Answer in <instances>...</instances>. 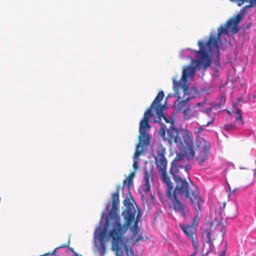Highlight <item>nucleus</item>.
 Wrapping results in <instances>:
<instances>
[{
    "mask_svg": "<svg viewBox=\"0 0 256 256\" xmlns=\"http://www.w3.org/2000/svg\"><path fill=\"white\" fill-rule=\"evenodd\" d=\"M70 250L72 252H74V249L73 248H70Z\"/></svg>",
    "mask_w": 256,
    "mask_h": 256,
    "instance_id": "c9c22d12",
    "label": "nucleus"
},
{
    "mask_svg": "<svg viewBox=\"0 0 256 256\" xmlns=\"http://www.w3.org/2000/svg\"><path fill=\"white\" fill-rule=\"evenodd\" d=\"M150 174L147 170H145V173L144 176V180L145 181V188L144 189V191L145 193L148 192L150 190Z\"/></svg>",
    "mask_w": 256,
    "mask_h": 256,
    "instance_id": "6ab92c4d",
    "label": "nucleus"
},
{
    "mask_svg": "<svg viewBox=\"0 0 256 256\" xmlns=\"http://www.w3.org/2000/svg\"><path fill=\"white\" fill-rule=\"evenodd\" d=\"M140 211L138 210L137 215H136V220L134 222V224L132 226L131 230L132 232V238L134 239V241L138 242L140 240H143V238L141 236H139L137 238H135L136 236L137 233H138V218L140 217Z\"/></svg>",
    "mask_w": 256,
    "mask_h": 256,
    "instance_id": "2eb2a0df",
    "label": "nucleus"
},
{
    "mask_svg": "<svg viewBox=\"0 0 256 256\" xmlns=\"http://www.w3.org/2000/svg\"><path fill=\"white\" fill-rule=\"evenodd\" d=\"M210 143L202 140V142H196L194 150L199 152L196 160L200 165H202L208 158L210 150Z\"/></svg>",
    "mask_w": 256,
    "mask_h": 256,
    "instance_id": "6e6552de",
    "label": "nucleus"
},
{
    "mask_svg": "<svg viewBox=\"0 0 256 256\" xmlns=\"http://www.w3.org/2000/svg\"><path fill=\"white\" fill-rule=\"evenodd\" d=\"M232 0L233 3L236 4L238 6H241L244 3L248 4L244 6L236 16H234L228 20L224 26H221L218 28L216 37H214L212 34H210L206 44L201 40H198V44L200 48L198 50H195V52L196 56L199 58L198 64L202 66L204 70L210 67L212 64V60L208 55V53H212L213 50H216L219 54V45L221 44L222 34H228L230 32L233 34L237 33L238 31V24L244 18L246 10L256 6V0Z\"/></svg>",
    "mask_w": 256,
    "mask_h": 256,
    "instance_id": "f03ea898",
    "label": "nucleus"
},
{
    "mask_svg": "<svg viewBox=\"0 0 256 256\" xmlns=\"http://www.w3.org/2000/svg\"><path fill=\"white\" fill-rule=\"evenodd\" d=\"M135 176V172H131L130 175L124 180L122 188H124L125 184H126L128 189L130 188V186L132 184V180Z\"/></svg>",
    "mask_w": 256,
    "mask_h": 256,
    "instance_id": "aec40b11",
    "label": "nucleus"
},
{
    "mask_svg": "<svg viewBox=\"0 0 256 256\" xmlns=\"http://www.w3.org/2000/svg\"><path fill=\"white\" fill-rule=\"evenodd\" d=\"M190 97H187L185 100L180 101L177 104V112H182L184 114V119H190L192 116L190 110V104L189 102Z\"/></svg>",
    "mask_w": 256,
    "mask_h": 256,
    "instance_id": "f8f14e48",
    "label": "nucleus"
},
{
    "mask_svg": "<svg viewBox=\"0 0 256 256\" xmlns=\"http://www.w3.org/2000/svg\"><path fill=\"white\" fill-rule=\"evenodd\" d=\"M236 128V126L233 124H227L224 126V130L226 132L234 130Z\"/></svg>",
    "mask_w": 256,
    "mask_h": 256,
    "instance_id": "412c9836",
    "label": "nucleus"
},
{
    "mask_svg": "<svg viewBox=\"0 0 256 256\" xmlns=\"http://www.w3.org/2000/svg\"><path fill=\"white\" fill-rule=\"evenodd\" d=\"M177 198V214L183 220H186L188 216V208L185 202Z\"/></svg>",
    "mask_w": 256,
    "mask_h": 256,
    "instance_id": "ddd939ff",
    "label": "nucleus"
},
{
    "mask_svg": "<svg viewBox=\"0 0 256 256\" xmlns=\"http://www.w3.org/2000/svg\"><path fill=\"white\" fill-rule=\"evenodd\" d=\"M156 155L154 160L157 168L161 172L166 170L167 160L165 157L166 148L162 144H159L156 148Z\"/></svg>",
    "mask_w": 256,
    "mask_h": 256,
    "instance_id": "9d476101",
    "label": "nucleus"
},
{
    "mask_svg": "<svg viewBox=\"0 0 256 256\" xmlns=\"http://www.w3.org/2000/svg\"><path fill=\"white\" fill-rule=\"evenodd\" d=\"M160 134L162 136H164L166 134V127H164L163 125L160 128Z\"/></svg>",
    "mask_w": 256,
    "mask_h": 256,
    "instance_id": "cd10ccee",
    "label": "nucleus"
},
{
    "mask_svg": "<svg viewBox=\"0 0 256 256\" xmlns=\"http://www.w3.org/2000/svg\"><path fill=\"white\" fill-rule=\"evenodd\" d=\"M254 172L253 170H250L248 171V182L249 184H251L254 182Z\"/></svg>",
    "mask_w": 256,
    "mask_h": 256,
    "instance_id": "b1692460",
    "label": "nucleus"
},
{
    "mask_svg": "<svg viewBox=\"0 0 256 256\" xmlns=\"http://www.w3.org/2000/svg\"><path fill=\"white\" fill-rule=\"evenodd\" d=\"M228 114L229 115L234 114V115L235 120L238 122L240 126H242L244 124L242 116L241 114V111L240 109L237 107L234 108V110L232 112L228 111Z\"/></svg>",
    "mask_w": 256,
    "mask_h": 256,
    "instance_id": "dca6fc26",
    "label": "nucleus"
},
{
    "mask_svg": "<svg viewBox=\"0 0 256 256\" xmlns=\"http://www.w3.org/2000/svg\"><path fill=\"white\" fill-rule=\"evenodd\" d=\"M230 0L232 2V0Z\"/></svg>",
    "mask_w": 256,
    "mask_h": 256,
    "instance_id": "c03bdc74",
    "label": "nucleus"
},
{
    "mask_svg": "<svg viewBox=\"0 0 256 256\" xmlns=\"http://www.w3.org/2000/svg\"><path fill=\"white\" fill-rule=\"evenodd\" d=\"M197 212H198V214H196L194 218L192 224H190L192 226H194L195 228H197L198 226V222L200 218V215L198 214V212L200 211L201 209L200 210H196Z\"/></svg>",
    "mask_w": 256,
    "mask_h": 256,
    "instance_id": "4be33fe9",
    "label": "nucleus"
},
{
    "mask_svg": "<svg viewBox=\"0 0 256 256\" xmlns=\"http://www.w3.org/2000/svg\"><path fill=\"white\" fill-rule=\"evenodd\" d=\"M202 104H201V103H198V104H197V106H200Z\"/></svg>",
    "mask_w": 256,
    "mask_h": 256,
    "instance_id": "e433bc0d",
    "label": "nucleus"
},
{
    "mask_svg": "<svg viewBox=\"0 0 256 256\" xmlns=\"http://www.w3.org/2000/svg\"><path fill=\"white\" fill-rule=\"evenodd\" d=\"M165 104H158V105H155V108H154V109L156 110V114L157 116H158V120H156V122H159V121L161 120L162 118H163L164 120H165V121L166 122H169L170 121H169L166 116L163 114V111L165 108Z\"/></svg>",
    "mask_w": 256,
    "mask_h": 256,
    "instance_id": "f3484780",
    "label": "nucleus"
},
{
    "mask_svg": "<svg viewBox=\"0 0 256 256\" xmlns=\"http://www.w3.org/2000/svg\"><path fill=\"white\" fill-rule=\"evenodd\" d=\"M202 239L208 244L209 249L206 254L212 252L214 246V242H222L226 232V226L222 222L214 219L209 223L206 224L201 228Z\"/></svg>",
    "mask_w": 256,
    "mask_h": 256,
    "instance_id": "7ed1b4c3",
    "label": "nucleus"
},
{
    "mask_svg": "<svg viewBox=\"0 0 256 256\" xmlns=\"http://www.w3.org/2000/svg\"><path fill=\"white\" fill-rule=\"evenodd\" d=\"M69 244H62L60 248H66V247H68V246Z\"/></svg>",
    "mask_w": 256,
    "mask_h": 256,
    "instance_id": "72a5a7b5",
    "label": "nucleus"
},
{
    "mask_svg": "<svg viewBox=\"0 0 256 256\" xmlns=\"http://www.w3.org/2000/svg\"><path fill=\"white\" fill-rule=\"evenodd\" d=\"M168 139L169 142L171 144L172 143H176V136L174 135V132H176V128L174 126L173 120L172 121L170 127L167 130Z\"/></svg>",
    "mask_w": 256,
    "mask_h": 256,
    "instance_id": "a211bd4d",
    "label": "nucleus"
},
{
    "mask_svg": "<svg viewBox=\"0 0 256 256\" xmlns=\"http://www.w3.org/2000/svg\"><path fill=\"white\" fill-rule=\"evenodd\" d=\"M212 108H211L206 110V113L209 115L210 114V112L212 111Z\"/></svg>",
    "mask_w": 256,
    "mask_h": 256,
    "instance_id": "473e14b6",
    "label": "nucleus"
},
{
    "mask_svg": "<svg viewBox=\"0 0 256 256\" xmlns=\"http://www.w3.org/2000/svg\"><path fill=\"white\" fill-rule=\"evenodd\" d=\"M177 198L181 200L188 198L195 210H200L203 203L198 190L196 188H191L188 182L180 175H177Z\"/></svg>",
    "mask_w": 256,
    "mask_h": 256,
    "instance_id": "20e7f679",
    "label": "nucleus"
},
{
    "mask_svg": "<svg viewBox=\"0 0 256 256\" xmlns=\"http://www.w3.org/2000/svg\"><path fill=\"white\" fill-rule=\"evenodd\" d=\"M150 128H146V132L143 134L140 132V124H139V132L138 141L139 142L136 146V148L134 152V159H136L142 153L143 150H139L138 148L141 147H147L150 144V136L148 134V131Z\"/></svg>",
    "mask_w": 256,
    "mask_h": 256,
    "instance_id": "9b49d317",
    "label": "nucleus"
},
{
    "mask_svg": "<svg viewBox=\"0 0 256 256\" xmlns=\"http://www.w3.org/2000/svg\"><path fill=\"white\" fill-rule=\"evenodd\" d=\"M164 94L163 91H160L150 108L144 112L142 118L140 121V132L144 134L146 128H150L151 126L149 124L150 118L153 116L152 109L155 108V105L160 104V102L164 99Z\"/></svg>",
    "mask_w": 256,
    "mask_h": 256,
    "instance_id": "0eeeda50",
    "label": "nucleus"
},
{
    "mask_svg": "<svg viewBox=\"0 0 256 256\" xmlns=\"http://www.w3.org/2000/svg\"><path fill=\"white\" fill-rule=\"evenodd\" d=\"M226 102V98L224 96H222L220 97V102L218 104V105L220 106L222 105H224Z\"/></svg>",
    "mask_w": 256,
    "mask_h": 256,
    "instance_id": "a878e982",
    "label": "nucleus"
},
{
    "mask_svg": "<svg viewBox=\"0 0 256 256\" xmlns=\"http://www.w3.org/2000/svg\"><path fill=\"white\" fill-rule=\"evenodd\" d=\"M79 256H82L80 254V255H79Z\"/></svg>",
    "mask_w": 256,
    "mask_h": 256,
    "instance_id": "a18cd8bd",
    "label": "nucleus"
},
{
    "mask_svg": "<svg viewBox=\"0 0 256 256\" xmlns=\"http://www.w3.org/2000/svg\"><path fill=\"white\" fill-rule=\"evenodd\" d=\"M133 167H134V172H136V171L138 170V160L136 159H134V164H133Z\"/></svg>",
    "mask_w": 256,
    "mask_h": 256,
    "instance_id": "bb28decb",
    "label": "nucleus"
},
{
    "mask_svg": "<svg viewBox=\"0 0 256 256\" xmlns=\"http://www.w3.org/2000/svg\"><path fill=\"white\" fill-rule=\"evenodd\" d=\"M196 71V66L188 64L183 67L182 76L178 82H177V101L180 97L179 95L180 90H182L185 96L190 94L189 85L192 81Z\"/></svg>",
    "mask_w": 256,
    "mask_h": 256,
    "instance_id": "423d86ee",
    "label": "nucleus"
},
{
    "mask_svg": "<svg viewBox=\"0 0 256 256\" xmlns=\"http://www.w3.org/2000/svg\"><path fill=\"white\" fill-rule=\"evenodd\" d=\"M50 254H44V256H47V255H49Z\"/></svg>",
    "mask_w": 256,
    "mask_h": 256,
    "instance_id": "ea45409f",
    "label": "nucleus"
},
{
    "mask_svg": "<svg viewBox=\"0 0 256 256\" xmlns=\"http://www.w3.org/2000/svg\"><path fill=\"white\" fill-rule=\"evenodd\" d=\"M122 188L120 186L116 188V192L112 196V208L106 218V222L102 228L100 227L96 230L94 234V239L96 242L98 240L100 246L98 250L100 256H104L106 253V246L105 244L106 237L107 231L110 226L112 228L109 231L108 234V238L111 240L112 248L116 252V256H128V248L126 247V241L125 234L130 228L135 218L136 212L133 204H131L129 200L126 198L124 200V204L126 206V208L122 212L124 218V223L121 224L120 216L117 214L119 204V192Z\"/></svg>",
    "mask_w": 256,
    "mask_h": 256,
    "instance_id": "f257e3e1",
    "label": "nucleus"
},
{
    "mask_svg": "<svg viewBox=\"0 0 256 256\" xmlns=\"http://www.w3.org/2000/svg\"><path fill=\"white\" fill-rule=\"evenodd\" d=\"M176 168V158H175L172 162V166L170 170V173L173 176L174 180L176 182V175L172 171V168Z\"/></svg>",
    "mask_w": 256,
    "mask_h": 256,
    "instance_id": "5701e85b",
    "label": "nucleus"
},
{
    "mask_svg": "<svg viewBox=\"0 0 256 256\" xmlns=\"http://www.w3.org/2000/svg\"><path fill=\"white\" fill-rule=\"evenodd\" d=\"M190 169V166H186V167H185V168H184V173L186 174V176H188V172H187V170H188Z\"/></svg>",
    "mask_w": 256,
    "mask_h": 256,
    "instance_id": "c756f323",
    "label": "nucleus"
},
{
    "mask_svg": "<svg viewBox=\"0 0 256 256\" xmlns=\"http://www.w3.org/2000/svg\"><path fill=\"white\" fill-rule=\"evenodd\" d=\"M212 122V120L210 122H208V124H206V126H208L210 125V124H211Z\"/></svg>",
    "mask_w": 256,
    "mask_h": 256,
    "instance_id": "f704fd0d",
    "label": "nucleus"
},
{
    "mask_svg": "<svg viewBox=\"0 0 256 256\" xmlns=\"http://www.w3.org/2000/svg\"><path fill=\"white\" fill-rule=\"evenodd\" d=\"M172 83H173V89L176 92V78H174L172 79Z\"/></svg>",
    "mask_w": 256,
    "mask_h": 256,
    "instance_id": "c85d7f7f",
    "label": "nucleus"
},
{
    "mask_svg": "<svg viewBox=\"0 0 256 256\" xmlns=\"http://www.w3.org/2000/svg\"><path fill=\"white\" fill-rule=\"evenodd\" d=\"M194 142L188 132L186 129L180 127L177 129V162L189 160L194 158L195 152L193 148Z\"/></svg>",
    "mask_w": 256,
    "mask_h": 256,
    "instance_id": "39448f33",
    "label": "nucleus"
},
{
    "mask_svg": "<svg viewBox=\"0 0 256 256\" xmlns=\"http://www.w3.org/2000/svg\"><path fill=\"white\" fill-rule=\"evenodd\" d=\"M162 180L166 184V196L172 204V208L176 210V188H174L172 183L167 174L166 170L161 172Z\"/></svg>",
    "mask_w": 256,
    "mask_h": 256,
    "instance_id": "1a4fd4ad",
    "label": "nucleus"
},
{
    "mask_svg": "<svg viewBox=\"0 0 256 256\" xmlns=\"http://www.w3.org/2000/svg\"><path fill=\"white\" fill-rule=\"evenodd\" d=\"M250 96L253 99L256 98V90L254 91L253 94L250 95Z\"/></svg>",
    "mask_w": 256,
    "mask_h": 256,
    "instance_id": "7c9ffc66",
    "label": "nucleus"
},
{
    "mask_svg": "<svg viewBox=\"0 0 256 256\" xmlns=\"http://www.w3.org/2000/svg\"><path fill=\"white\" fill-rule=\"evenodd\" d=\"M179 226L190 240H192L194 237H196V228L194 226L180 224Z\"/></svg>",
    "mask_w": 256,
    "mask_h": 256,
    "instance_id": "4468645a",
    "label": "nucleus"
},
{
    "mask_svg": "<svg viewBox=\"0 0 256 256\" xmlns=\"http://www.w3.org/2000/svg\"><path fill=\"white\" fill-rule=\"evenodd\" d=\"M235 190H235V189H234V190H233V191H232V192H235Z\"/></svg>",
    "mask_w": 256,
    "mask_h": 256,
    "instance_id": "79ce46f5",
    "label": "nucleus"
},
{
    "mask_svg": "<svg viewBox=\"0 0 256 256\" xmlns=\"http://www.w3.org/2000/svg\"><path fill=\"white\" fill-rule=\"evenodd\" d=\"M196 238H197V236L196 237H194L193 238V240H190L192 242V246L194 248H197L198 247V242H196Z\"/></svg>",
    "mask_w": 256,
    "mask_h": 256,
    "instance_id": "393cba45",
    "label": "nucleus"
},
{
    "mask_svg": "<svg viewBox=\"0 0 256 256\" xmlns=\"http://www.w3.org/2000/svg\"><path fill=\"white\" fill-rule=\"evenodd\" d=\"M190 256H195V253H193Z\"/></svg>",
    "mask_w": 256,
    "mask_h": 256,
    "instance_id": "58836bf2",
    "label": "nucleus"
},
{
    "mask_svg": "<svg viewBox=\"0 0 256 256\" xmlns=\"http://www.w3.org/2000/svg\"><path fill=\"white\" fill-rule=\"evenodd\" d=\"M178 172V170L177 169V173Z\"/></svg>",
    "mask_w": 256,
    "mask_h": 256,
    "instance_id": "37998d69",
    "label": "nucleus"
},
{
    "mask_svg": "<svg viewBox=\"0 0 256 256\" xmlns=\"http://www.w3.org/2000/svg\"><path fill=\"white\" fill-rule=\"evenodd\" d=\"M226 249L224 250L220 254V256H226Z\"/></svg>",
    "mask_w": 256,
    "mask_h": 256,
    "instance_id": "2f4dec72",
    "label": "nucleus"
},
{
    "mask_svg": "<svg viewBox=\"0 0 256 256\" xmlns=\"http://www.w3.org/2000/svg\"><path fill=\"white\" fill-rule=\"evenodd\" d=\"M176 112V110H174L173 112V114L175 113Z\"/></svg>",
    "mask_w": 256,
    "mask_h": 256,
    "instance_id": "a19ab883",
    "label": "nucleus"
},
{
    "mask_svg": "<svg viewBox=\"0 0 256 256\" xmlns=\"http://www.w3.org/2000/svg\"><path fill=\"white\" fill-rule=\"evenodd\" d=\"M174 106H175L176 105V100H175L174 102Z\"/></svg>",
    "mask_w": 256,
    "mask_h": 256,
    "instance_id": "4c0bfd02",
    "label": "nucleus"
}]
</instances>
